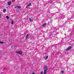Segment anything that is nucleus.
Returning a JSON list of instances; mask_svg holds the SVG:
<instances>
[{"label": "nucleus", "mask_w": 74, "mask_h": 74, "mask_svg": "<svg viewBox=\"0 0 74 74\" xmlns=\"http://www.w3.org/2000/svg\"><path fill=\"white\" fill-rule=\"evenodd\" d=\"M1 73H2V72H1Z\"/></svg>", "instance_id": "24"}, {"label": "nucleus", "mask_w": 74, "mask_h": 74, "mask_svg": "<svg viewBox=\"0 0 74 74\" xmlns=\"http://www.w3.org/2000/svg\"><path fill=\"white\" fill-rule=\"evenodd\" d=\"M48 56H47L45 59V60H47V59H48Z\"/></svg>", "instance_id": "11"}, {"label": "nucleus", "mask_w": 74, "mask_h": 74, "mask_svg": "<svg viewBox=\"0 0 74 74\" xmlns=\"http://www.w3.org/2000/svg\"><path fill=\"white\" fill-rule=\"evenodd\" d=\"M44 74H46L47 73V71H48V67L47 66H45L44 67Z\"/></svg>", "instance_id": "1"}, {"label": "nucleus", "mask_w": 74, "mask_h": 74, "mask_svg": "<svg viewBox=\"0 0 74 74\" xmlns=\"http://www.w3.org/2000/svg\"><path fill=\"white\" fill-rule=\"evenodd\" d=\"M29 37V34H27L25 38V40H27V38Z\"/></svg>", "instance_id": "7"}, {"label": "nucleus", "mask_w": 74, "mask_h": 74, "mask_svg": "<svg viewBox=\"0 0 74 74\" xmlns=\"http://www.w3.org/2000/svg\"><path fill=\"white\" fill-rule=\"evenodd\" d=\"M35 38L34 37H32L30 38V39L31 40H33Z\"/></svg>", "instance_id": "9"}, {"label": "nucleus", "mask_w": 74, "mask_h": 74, "mask_svg": "<svg viewBox=\"0 0 74 74\" xmlns=\"http://www.w3.org/2000/svg\"><path fill=\"white\" fill-rule=\"evenodd\" d=\"M28 7H29V6L27 5V6L26 8H27Z\"/></svg>", "instance_id": "21"}, {"label": "nucleus", "mask_w": 74, "mask_h": 74, "mask_svg": "<svg viewBox=\"0 0 74 74\" xmlns=\"http://www.w3.org/2000/svg\"><path fill=\"white\" fill-rule=\"evenodd\" d=\"M0 18H1V14H0Z\"/></svg>", "instance_id": "23"}, {"label": "nucleus", "mask_w": 74, "mask_h": 74, "mask_svg": "<svg viewBox=\"0 0 74 74\" xmlns=\"http://www.w3.org/2000/svg\"><path fill=\"white\" fill-rule=\"evenodd\" d=\"M7 3L8 4V5H9L10 6L11 5V4H12V1H9L7 2Z\"/></svg>", "instance_id": "3"}, {"label": "nucleus", "mask_w": 74, "mask_h": 74, "mask_svg": "<svg viewBox=\"0 0 74 74\" xmlns=\"http://www.w3.org/2000/svg\"><path fill=\"white\" fill-rule=\"evenodd\" d=\"M11 24L12 25H13V24H14V22L13 21H12L11 23Z\"/></svg>", "instance_id": "17"}, {"label": "nucleus", "mask_w": 74, "mask_h": 74, "mask_svg": "<svg viewBox=\"0 0 74 74\" xmlns=\"http://www.w3.org/2000/svg\"><path fill=\"white\" fill-rule=\"evenodd\" d=\"M15 8H21V7L20 6H16L14 7Z\"/></svg>", "instance_id": "5"}, {"label": "nucleus", "mask_w": 74, "mask_h": 74, "mask_svg": "<svg viewBox=\"0 0 74 74\" xmlns=\"http://www.w3.org/2000/svg\"><path fill=\"white\" fill-rule=\"evenodd\" d=\"M3 12H5V9L3 10Z\"/></svg>", "instance_id": "14"}, {"label": "nucleus", "mask_w": 74, "mask_h": 74, "mask_svg": "<svg viewBox=\"0 0 74 74\" xmlns=\"http://www.w3.org/2000/svg\"><path fill=\"white\" fill-rule=\"evenodd\" d=\"M53 2V1H51V2H50V3H52Z\"/></svg>", "instance_id": "20"}, {"label": "nucleus", "mask_w": 74, "mask_h": 74, "mask_svg": "<svg viewBox=\"0 0 74 74\" xmlns=\"http://www.w3.org/2000/svg\"><path fill=\"white\" fill-rule=\"evenodd\" d=\"M29 19L30 22H33V19H32L30 18H29Z\"/></svg>", "instance_id": "8"}, {"label": "nucleus", "mask_w": 74, "mask_h": 74, "mask_svg": "<svg viewBox=\"0 0 74 74\" xmlns=\"http://www.w3.org/2000/svg\"><path fill=\"white\" fill-rule=\"evenodd\" d=\"M10 41H11V40H10V39H9L8 41V42H10Z\"/></svg>", "instance_id": "18"}, {"label": "nucleus", "mask_w": 74, "mask_h": 74, "mask_svg": "<svg viewBox=\"0 0 74 74\" xmlns=\"http://www.w3.org/2000/svg\"><path fill=\"white\" fill-rule=\"evenodd\" d=\"M63 17H60V19H63Z\"/></svg>", "instance_id": "19"}, {"label": "nucleus", "mask_w": 74, "mask_h": 74, "mask_svg": "<svg viewBox=\"0 0 74 74\" xmlns=\"http://www.w3.org/2000/svg\"><path fill=\"white\" fill-rule=\"evenodd\" d=\"M40 74H43V71H42L41 72Z\"/></svg>", "instance_id": "16"}, {"label": "nucleus", "mask_w": 74, "mask_h": 74, "mask_svg": "<svg viewBox=\"0 0 74 74\" xmlns=\"http://www.w3.org/2000/svg\"><path fill=\"white\" fill-rule=\"evenodd\" d=\"M71 48L72 47L71 46H69V47H68L66 49V51H69V50H70L71 49Z\"/></svg>", "instance_id": "2"}, {"label": "nucleus", "mask_w": 74, "mask_h": 74, "mask_svg": "<svg viewBox=\"0 0 74 74\" xmlns=\"http://www.w3.org/2000/svg\"><path fill=\"white\" fill-rule=\"evenodd\" d=\"M17 53H18V54H19L20 55H22V52L21 51H16Z\"/></svg>", "instance_id": "4"}, {"label": "nucleus", "mask_w": 74, "mask_h": 74, "mask_svg": "<svg viewBox=\"0 0 74 74\" xmlns=\"http://www.w3.org/2000/svg\"><path fill=\"white\" fill-rule=\"evenodd\" d=\"M32 74H35V73L34 72V73H32Z\"/></svg>", "instance_id": "22"}, {"label": "nucleus", "mask_w": 74, "mask_h": 74, "mask_svg": "<svg viewBox=\"0 0 74 74\" xmlns=\"http://www.w3.org/2000/svg\"><path fill=\"white\" fill-rule=\"evenodd\" d=\"M61 72L62 73V74H63L64 73V71H62Z\"/></svg>", "instance_id": "12"}, {"label": "nucleus", "mask_w": 74, "mask_h": 74, "mask_svg": "<svg viewBox=\"0 0 74 74\" xmlns=\"http://www.w3.org/2000/svg\"><path fill=\"white\" fill-rule=\"evenodd\" d=\"M28 6H30V5H31V3H30L28 5Z\"/></svg>", "instance_id": "15"}, {"label": "nucleus", "mask_w": 74, "mask_h": 74, "mask_svg": "<svg viewBox=\"0 0 74 74\" xmlns=\"http://www.w3.org/2000/svg\"><path fill=\"white\" fill-rule=\"evenodd\" d=\"M47 25V23H43L42 25V26L43 27H45V26Z\"/></svg>", "instance_id": "6"}, {"label": "nucleus", "mask_w": 74, "mask_h": 74, "mask_svg": "<svg viewBox=\"0 0 74 74\" xmlns=\"http://www.w3.org/2000/svg\"><path fill=\"white\" fill-rule=\"evenodd\" d=\"M4 42H1V41H0V44H3Z\"/></svg>", "instance_id": "13"}, {"label": "nucleus", "mask_w": 74, "mask_h": 74, "mask_svg": "<svg viewBox=\"0 0 74 74\" xmlns=\"http://www.w3.org/2000/svg\"><path fill=\"white\" fill-rule=\"evenodd\" d=\"M6 18H7V19H9V18H10V17H9L8 16H6Z\"/></svg>", "instance_id": "10"}]
</instances>
